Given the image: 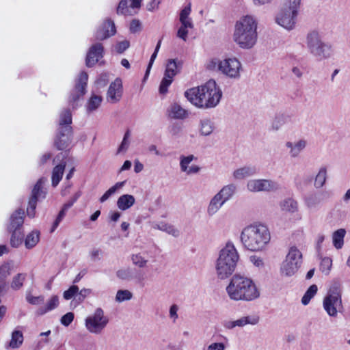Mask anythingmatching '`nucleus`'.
<instances>
[{
    "label": "nucleus",
    "instance_id": "f257e3e1",
    "mask_svg": "<svg viewBox=\"0 0 350 350\" xmlns=\"http://www.w3.org/2000/svg\"><path fill=\"white\" fill-rule=\"evenodd\" d=\"M185 96L196 107L209 109L219 104L222 92L214 80H209L203 85L187 90Z\"/></svg>",
    "mask_w": 350,
    "mask_h": 350
},
{
    "label": "nucleus",
    "instance_id": "f03ea898",
    "mask_svg": "<svg viewBox=\"0 0 350 350\" xmlns=\"http://www.w3.org/2000/svg\"><path fill=\"white\" fill-rule=\"evenodd\" d=\"M258 21L255 16L245 15L235 23L233 40L243 49H250L258 40Z\"/></svg>",
    "mask_w": 350,
    "mask_h": 350
},
{
    "label": "nucleus",
    "instance_id": "7ed1b4c3",
    "mask_svg": "<svg viewBox=\"0 0 350 350\" xmlns=\"http://www.w3.org/2000/svg\"><path fill=\"white\" fill-rule=\"evenodd\" d=\"M230 299L234 301H253L260 296V292L253 280L247 277L236 274L226 286Z\"/></svg>",
    "mask_w": 350,
    "mask_h": 350
},
{
    "label": "nucleus",
    "instance_id": "20e7f679",
    "mask_svg": "<svg viewBox=\"0 0 350 350\" xmlns=\"http://www.w3.org/2000/svg\"><path fill=\"white\" fill-rule=\"evenodd\" d=\"M270 239L269 228L262 224L249 225L241 233V241L244 247L252 252L264 250Z\"/></svg>",
    "mask_w": 350,
    "mask_h": 350
},
{
    "label": "nucleus",
    "instance_id": "39448f33",
    "mask_svg": "<svg viewBox=\"0 0 350 350\" xmlns=\"http://www.w3.org/2000/svg\"><path fill=\"white\" fill-rule=\"evenodd\" d=\"M239 259L238 252L232 242L226 243L219 251L216 260L215 270L218 278L224 280L235 271Z\"/></svg>",
    "mask_w": 350,
    "mask_h": 350
},
{
    "label": "nucleus",
    "instance_id": "423d86ee",
    "mask_svg": "<svg viewBox=\"0 0 350 350\" xmlns=\"http://www.w3.org/2000/svg\"><path fill=\"white\" fill-rule=\"evenodd\" d=\"M306 45L308 53L319 61L329 59L332 54V45L325 42L317 30H311L306 36Z\"/></svg>",
    "mask_w": 350,
    "mask_h": 350
},
{
    "label": "nucleus",
    "instance_id": "0eeeda50",
    "mask_svg": "<svg viewBox=\"0 0 350 350\" xmlns=\"http://www.w3.org/2000/svg\"><path fill=\"white\" fill-rule=\"evenodd\" d=\"M72 114L70 109H64L59 115L58 133L55 139V146L58 150L66 149L71 142L72 129Z\"/></svg>",
    "mask_w": 350,
    "mask_h": 350
},
{
    "label": "nucleus",
    "instance_id": "6e6552de",
    "mask_svg": "<svg viewBox=\"0 0 350 350\" xmlns=\"http://www.w3.org/2000/svg\"><path fill=\"white\" fill-rule=\"evenodd\" d=\"M323 308L328 315L336 317L338 312L342 309L340 284L335 282L331 286L327 296L323 299Z\"/></svg>",
    "mask_w": 350,
    "mask_h": 350
},
{
    "label": "nucleus",
    "instance_id": "1a4fd4ad",
    "mask_svg": "<svg viewBox=\"0 0 350 350\" xmlns=\"http://www.w3.org/2000/svg\"><path fill=\"white\" fill-rule=\"evenodd\" d=\"M237 192V186L230 183L224 186L210 200L207 207V214L209 216L214 215L230 200Z\"/></svg>",
    "mask_w": 350,
    "mask_h": 350
},
{
    "label": "nucleus",
    "instance_id": "9d476101",
    "mask_svg": "<svg viewBox=\"0 0 350 350\" xmlns=\"http://www.w3.org/2000/svg\"><path fill=\"white\" fill-rule=\"evenodd\" d=\"M301 252L296 247H291L282 262L280 272L282 276L291 277L298 271L301 264Z\"/></svg>",
    "mask_w": 350,
    "mask_h": 350
},
{
    "label": "nucleus",
    "instance_id": "9b49d317",
    "mask_svg": "<svg viewBox=\"0 0 350 350\" xmlns=\"http://www.w3.org/2000/svg\"><path fill=\"white\" fill-rule=\"evenodd\" d=\"M109 319L105 314L103 310L98 308L92 314L85 319V326L89 332L98 335L103 333L109 323Z\"/></svg>",
    "mask_w": 350,
    "mask_h": 350
},
{
    "label": "nucleus",
    "instance_id": "f8f14e48",
    "mask_svg": "<svg viewBox=\"0 0 350 350\" xmlns=\"http://www.w3.org/2000/svg\"><path fill=\"white\" fill-rule=\"evenodd\" d=\"M216 66L219 71L230 78L239 79L240 77L241 64L237 58H227L222 61L213 59L210 66L215 68Z\"/></svg>",
    "mask_w": 350,
    "mask_h": 350
},
{
    "label": "nucleus",
    "instance_id": "ddd939ff",
    "mask_svg": "<svg viewBox=\"0 0 350 350\" xmlns=\"http://www.w3.org/2000/svg\"><path fill=\"white\" fill-rule=\"evenodd\" d=\"M299 10L283 5L275 17L276 23L287 30L295 28Z\"/></svg>",
    "mask_w": 350,
    "mask_h": 350
},
{
    "label": "nucleus",
    "instance_id": "4468645a",
    "mask_svg": "<svg viewBox=\"0 0 350 350\" xmlns=\"http://www.w3.org/2000/svg\"><path fill=\"white\" fill-rule=\"evenodd\" d=\"M44 181V178L39 179L32 190L31 197L27 208V214L29 217L32 218L35 215L37 202L46 197V192L43 188Z\"/></svg>",
    "mask_w": 350,
    "mask_h": 350
},
{
    "label": "nucleus",
    "instance_id": "2eb2a0df",
    "mask_svg": "<svg viewBox=\"0 0 350 350\" xmlns=\"http://www.w3.org/2000/svg\"><path fill=\"white\" fill-rule=\"evenodd\" d=\"M247 189L251 192L272 191L279 189L275 181L268 179H253L247 183Z\"/></svg>",
    "mask_w": 350,
    "mask_h": 350
},
{
    "label": "nucleus",
    "instance_id": "dca6fc26",
    "mask_svg": "<svg viewBox=\"0 0 350 350\" xmlns=\"http://www.w3.org/2000/svg\"><path fill=\"white\" fill-rule=\"evenodd\" d=\"M88 80V75L87 72L84 71L81 72L75 82V88L69 98V101L72 103V107H75V103L85 94Z\"/></svg>",
    "mask_w": 350,
    "mask_h": 350
},
{
    "label": "nucleus",
    "instance_id": "f3484780",
    "mask_svg": "<svg viewBox=\"0 0 350 350\" xmlns=\"http://www.w3.org/2000/svg\"><path fill=\"white\" fill-rule=\"evenodd\" d=\"M122 83L120 78H116L112 82L107 92V100L110 103H116L122 98Z\"/></svg>",
    "mask_w": 350,
    "mask_h": 350
},
{
    "label": "nucleus",
    "instance_id": "a211bd4d",
    "mask_svg": "<svg viewBox=\"0 0 350 350\" xmlns=\"http://www.w3.org/2000/svg\"><path fill=\"white\" fill-rule=\"evenodd\" d=\"M326 196L324 191H313L308 193L304 198V204L307 208L311 211H317Z\"/></svg>",
    "mask_w": 350,
    "mask_h": 350
},
{
    "label": "nucleus",
    "instance_id": "6ab92c4d",
    "mask_svg": "<svg viewBox=\"0 0 350 350\" xmlns=\"http://www.w3.org/2000/svg\"><path fill=\"white\" fill-rule=\"evenodd\" d=\"M116 33L114 22L111 19H107L96 31L95 37L98 40H103L113 36Z\"/></svg>",
    "mask_w": 350,
    "mask_h": 350
},
{
    "label": "nucleus",
    "instance_id": "aec40b11",
    "mask_svg": "<svg viewBox=\"0 0 350 350\" xmlns=\"http://www.w3.org/2000/svg\"><path fill=\"white\" fill-rule=\"evenodd\" d=\"M103 46L101 43L97 42L93 44L89 49L85 63L87 66L92 67L95 65L103 56Z\"/></svg>",
    "mask_w": 350,
    "mask_h": 350
},
{
    "label": "nucleus",
    "instance_id": "412c9836",
    "mask_svg": "<svg viewBox=\"0 0 350 350\" xmlns=\"http://www.w3.org/2000/svg\"><path fill=\"white\" fill-rule=\"evenodd\" d=\"M24 222V211L16 210L10 217V223L8 227L9 231L22 230Z\"/></svg>",
    "mask_w": 350,
    "mask_h": 350
},
{
    "label": "nucleus",
    "instance_id": "4be33fe9",
    "mask_svg": "<svg viewBox=\"0 0 350 350\" xmlns=\"http://www.w3.org/2000/svg\"><path fill=\"white\" fill-rule=\"evenodd\" d=\"M306 145L307 142L305 139H299L295 143L287 142L285 144L286 147L290 149L289 155L292 158L297 157L305 149Z\"/></svg>",
    "mask_w": 350,
    "mask_h": 350
},
{
    "label": "nucleus",
    "instance_id": "5701e85b",
    "mask_svg": "<svg viewBox=\"0 0 350 350\" xmlns=\"http://www.w3.org/2000/svg\"><path fill=\"white\" fill-rule=\"evenodd\" d=\"M183 62L176 59H170L167 60L165 70V75L167 77L174 78L182 68Z\"/></svg>",
    "mask_w": 350,
    "mask_h": 350
},
{
    "label": "nucleus",
    "instance_id": "b1692460",
    "mask_svg": "<svg viewBox=\"0 0 350 350\" xmlns=\"http://www.w3.org/2000/svg\"><path fill=\"white\" fill-rule=\"evenodd\" d=\"M256 174V168L254 166L247 165L237 169L233 172V178L236 180H242L245 178L254 176Z\"/></svg>",
    "mask_w": 350,
    "mask_h": 350
},
{
    "label": "nucleus",
    "instance_id": "393cba45",
    "mask_svg": "<svg viewBox=\"0 0 350 350\" xmlns=\"http://www.w3.org/2000/svg\"><path fill=\"white\" fill-rule=\"evenodd\" d=\"M170 116L174 119H185L188 117V111L183 108L179 104L174 103L169 109Z\"/></svg>",
    "mask_w": 350,
    "mask_h": 350
},
{
    "label": "nucleus",
    "instance_id": "a878e982",
    "mask_svg": "<svg viewBox=\"0 0 350 350\" xmlns=\"http://www.w3.org/2000/svg\"><path fill=\"white\" fill-rule=\"evenodd\" d=\"M135 202L133 196L130 194H124L119 197L117 200V206L119 209L126 211L130 208Z\"/></svg>",
    "mask_w": 350,
    "mask_h": 350
},
{
    "label": "nucleus",
    "instance_id": "bb28decb",
    "mask_svg": "<svg viewBox=\"0 0 350 350\" xmlns=\"http://www.w3.org/2000/svg\"><path fill=\"white\" fill-rule=\"evenodd\" d=\"M116 275L119 279L122 280L131 281L136 279L138 282H142L144 278L141 276H133V270L130 267L120 269L117 271Z\"/></svg>",
    "mask_w": 350,
    "mask_h": 350
},
{
    "label": "nucleus",
    "instance_id": "cd10ccee",
    "mask_svg": "<svg viewBox=\"0 0 350 350\" xmlns=\"http://www.w3.org/2000/svg\"><path fill=\"white\" fill-rule=\"evenodd\" d=\"M327 178V171L325 166H321L314 178V186L316 189H320L324 186Z\"/></svg>",
    "mask_w": 350,
    "mask_h": 350
},
{
    "label": "nucleus",
    "instance_id": "c85d7f7f",
    "mask_svg": "<svg viewBox=\"0 0 350 350\" xmlns=\"http://www.w3.org/2000/svg\"><path fill=\"white\" fill-rule=\"evenodd\" d=\"M215 129V124L210 119H203L200 122V133L203 136L210 135Z\"/></svg>",
    "mask_w": 350,
    "mask_h": 350
},
{
    "label": "nucleus",
    "instance_id": "c756f323",
    "mask_svg": "<svg viewBox=\"0 0 350 350\" xmlns=\"http://www.w3.org/2000/svg\"><path fill=\"white\" fill-rule=\"evenodd\" d=\"M65 166L66 163L62 162L53 168L52 172V185L53 187H56L62 180Z\"/></svg>",
    "mask_w": 350,
    "mask_h": 350
},
{
    "label": "nucleus",
    "instance_id": "7c9ffc66",
    "mask_svg": "<svg viewBox=\"0 0 350 350\" xmlns=\"http://www.w3.org/2000/svg\"><path fill=\"white\" fill-rule=\"evenodd\" d=\"M146 252H138L131 255V260L133 265L139 268L147 267L148 260L144 256Z\"/></svg>",
    "mask_w": 350,
    "mask_h": 350
},
{
    "label": "nucleus",
    "instance_id": "2f4dec72",
    "mask_svg": "<svg viewBox=\"0 0 350 350\" xmlns=\"http://www.w3.org/2000/svg\"><path fill=\"white\" fill-rule=\"evenodd\" d=\"M346 234V230L344 228H340L332 234L333 245L336 249H341L344 244V238Z\"/></svg>",
    "mask_w": 350,
    "mask_h": 350
},
{
    "label": "nucleus",
    "instance_id": "473e14b6",
    "mask_svg": "<svg viewBox=\"0 0 350 350\" xmlns=\"http://www.w3.org/2000/svg\"><path fill=\"white\" fill-rule=\"evenodd\" d=\"M258 321L259 317L257 315H249L235 320V324L236 327H243L246 325H256Z\"/></svg>",
    "mask_w": 350,
    "mask_h": 350
},
{
    "label": "nucleus",
    "instance_id": "72a5a7b5",
    "mask_svg": "<svg viewBox=\"0 0 350 350\" xmlns=\"http://www.w3.org/2000/svg\"><path fill=\"white\" fill-rule=\"evenodd\" d=\"M10 274V265L9 262L4 263L0 267V294L5 287V280Z\"/></svg>",
    "mask_w": 350,
    "mask_h": 350
},
{
    "label": "nucleus",
    "instance_id": "f704fd0d",
    "mask_svg": "<svg viewBox=\"0 0 350 350\" xmlns=\"http://www.w3.org/2000/svg\"><path fill=\"white\" fill-rule=\"evenodd\" d=\"M40 240V232L33 230L29 233L25 240V245L27 249H31L35 247Z\"/></svg>",
    "mask_w": 350,
    "mask_h": 350
},
{
    "label": "nucleus",
    "instance_id": "c9c22d12",
    "mask_svg": "<svg viewBox=\"0 0 350 350\" xmlns=\"http://www.w3.org/2000/svg\"><path fill=\"white\" fill-rule=\"evenodd\" d=\"M153 228L161 231L166 232L167 233L172 234L175 237L179 235V231L177 229H176L173 226L163 221L155 224L153 226Z\"/></svg>",
    "mask_w": 350,
    "mask_h": 350
},
{
    "label": "nucleus",
    "instance_id": "e433bc0d",
    "mask_svg": "<svg viewBox=\"0 0 350 350\" xmlns=\"http://www.w3.org/2000/svg\"><path fill=\"white\" fill-rule=\"evenodd\" d=\"M103 98L100 96L92 94L88 101L86 108L88 112L96 110L101 104Z\"/></svg>",
    "mask_w": 350,
    "mask_h": 350
},
{
    "label": "nucleus",
    "instance_id": "4c0bfd02",
    "mask_svg": "<svg viewBox=\"0 0 350 350\" xmlns=\"http://www.w3.org/2000/svg\"><path fill=\"white\" fill-rule=\"evenodd\" d=\"M23 342V333L19 330H14L12 333V338L9 346L11 348H18Z\"/></svg>",
    "mask_w": 350,
    "mask_h": 350
},
{
    "label": "nucleus",
    "instance_id": "58836bf2",
    "mask_svg": "<svg viewBox=\"0 0 350 350\" xmlns=\"http://www.w3.org/2000/svg\"><path fill=\"white\" fill-rule=\"evenodd\" d=\"M281 206L284 211L295 213L297 211L298 204L297 201L295 200L292 198H287L282 202Z\"/></svg>",
    "mask_w": 350,
    "mask_h": 350
},
{
    "label": "nucleus",
    "instance_id": "ea45409f",
    "mask_svg": "<svg viewBox=\"0 0 350 350\" xmlns=\"http://www.w3.org/2000/svg\"><path fill=\"white\" fill-rule=\"evenodd\" d=\"M59 304V298L57 296H53L47 302L45 308H41L39 309V314H44L46 312L55 309Z\"/></svg>",
    "mask_w": 350,
    "mask_h": 350
},
{
    "label": "nucleus",
    "instance_id": "a19ab883",
    "mask_svg": "<svg viewBox=\"0 0 350 350\" xmlns=\"http://www.w3.org/2000/svg\"><path fill=\"white\" fill-rule=\"evenodd\" d=\"M10 244L14 247H18L23 241L24 234L22 230L11 231Z\"/></svg>",
    "mask_w": 350,
    "mask_h": 350
},
{
    "label": "nucleus",
    "instance_id": "79ce46f5",
    "mask_svg": "<svg viewBox=\"0 0 350 350\" xmlns=\"http://www.w3.org/2000/svg\"><path fill=\"white\" fill-rule=\"evenodd\" d=\"M317 291L318 288L316 284L311 285L301 298L302 304L304 306L308 305L311 299L316 295Z\"/></svg>",
    "mask_w": 350,
    "mask_h": 350
},
{
    "label": "nucleus",
    "instance_id": "37998d69",
    "mask_svg": "<svg viewBox=\"0 0 350 350\" xmlns=\"http://www.w3.org/2000/svg\"><path fill=\"white\" fill-rule=\"evenodd\" d=\"M287 119L288 117L284 114L276 116L271 123V130L276 131L280 129L286 124Z\"/></svg>",
    "mask_w": 350,
    "mask_h": 350
},
{
    "label": "nucleus",
    "instance_id": "c03bdc74",
    "mask_svg": "<svg viewBox=\"0 0 350 350\" xmlns=\"http://www.w3.org/2000/svg\"><path fill=\"white\" fill-rule=\"evenodd\" d=\"M26 276L25 273H18L15 275L12 279L11 288L15 291L20 289L23 285Z\"/></svg>",
    "mask_w": 350,
    "mask_h": 350
},
{
    "label": "nucleus",
    "instance_id": "a18cd8bd",
    "mask_svg": "<svg viewBox=\"0 0 350 350\" xmlns=\"http://www.w3.org/2000/svg\"><path fill=\"white\" fill-rule=\"evenodd\" d=\"M196 158L193 154L188 156H180V167L182 172H187V169L189 167V165Z\"/></svg>",
    "mask_w": 350,
    "mask_h": 350
},
{
    "label": "nucleus",
    "instance_id": "49530a36",
    "mask_svg": "<svg viewBox=\"0 0 350 350\" xmlns=\"http://www.w3.org/2000/svg\"><path fill=\"white\" fill-rule=\"evenodd\" d=\"M133 297V293L129 290H119L116 295V301L118 302H123L129 301Z\"/></svg>",
    "mask_w": 350,
    "mask_h": 350
},
{
    "label": "nucleus",
    "instance_id": "de8ad7c7",
    "mask_svg": "<svg viewBox=\"0 0 350 350\" xmlns=\"http://www.w3.org/2000/svg\"><path fill=\"white\" fill-rule=\"evenodd\" d=\"M172 81L173 78L170 77H167V75H164L159 85V93L161 94H166L167 92L168 87L172 84Z\"/></svg>",
    "mask_w": 350,
    "mask_h": 350
},
{
    "label": "nucleus",
    "instance_id": "09e8293b",
    "mask_svg": "<svg viewBox=\"0 0 350 350\" xmlns=\"http://www.w3.org/2000/svg\"><path fill=\"white\" fill-rule=\"evenodd\" d=\"M127 0H122L117 8L116 12L118 14L132 15L130 8L128 7Z\"/></svg>",
    "mask_w": 350,
    "mask_h": 350
},
{
    "label": "nucleus",
    "instance_id": "8fccbe9b",
    "mask_svg": "<svg viewBox=\"0 0 350 350\" xmlns=\"http://www.w3.org/2000/svg\"><path fill=\"white\" fill-rule=\"evenodd\" d=\"M332 260L330 258L325 257L322 259L320 264V269L325 274H328L331 270Z\"/></svg>",
    "mask_w": 350,
    "mask_h": 350
},
{
    "label": "nucleus",
    "instance_id": "3c124183",
    "mask_svg": "<svg viewBox=\"0 0 350 350\" xmlns=\"http://www.w3.org/2000/svg\"><path fill=\"white\" fill-rule=\"evenodd\" d=\"M78 291L79 287L76 285H72L68 290L64 292L63 297L65 299L69 300L75 296L77 297Z\"/></svg>",
    "mask_w": 350,
    "mask_h": 350
},
{
    "label": "nucleus",
    "instance_id": "603ef678",
    "mask_svg": "<svg viewBox=\"0 0 350 350\" xmlns=\"http://www.w3.org/2000/svg\"><path fill=\"white\" fill-rule=\"evenodd\" d=\"M109 81V75L107 73L100 74L96 81V85L98 88H103L105 87Z\"/></svg>",
    "mask_w": 350,
    "mask_h": 350
},
{
    "label": "nucleus",
    "instance_id": "864d4df0",
    "mask_svg": "<svg viewBox=\"0 0 350 350\" xmlns=\"http://www.w3.org/2000/svg\"><path fill=\"white\" fill-rule=\"evenodd\" d=\"M250 262L258 269H262L265 266L263 259L260 256L253 255L250 256Z\"/></svg>",
    "mask_w": 350,
    "mask_h": 350
},
{
    "label": "nucleus",
    "instance_id": "5fc2aeb1",
    "mask_svg": "<svg viewBox=\"0 0 350 350\" xmlns=\"http://www.w3.org/2000/svg\"><path fill=\"white\" fill-rule=\"evenodd\" d=\"M131 132L129 130L126 131L124 133L123 139L122 141L121 144L120 145L118 152H120L124 150H126L129 146V138L130 137Z\"/></svg>",
    "mask_w": 350,
    "mask_h": 350
},
{
    "label": "nucleus",
    "instance_id": "6e6d98bb",
    "mask_svg": "<svg viewBox=\"0 0 350 350\" xmlns=\"http://www.w3.org/2000/svg\"><path fill=\"white\" fill-rule=\"evenodd\" d=\"M129 46L130 43L128 40H123L117 43L116 50L118 53H122L129 47Z\"/></svg>",
    "mask_w": 350,
    "mask_h": 350
},
{
    "label": "nucleus",
    "instance_id": "4d7b16f0",
    "mask_svg": "<svg viewBox=\"0 0 350 350\" xmlns=\"http://www.w3.org/2000/svg\"><path fill=\"white\" fill-rule=\"evenodd\" d=\"M81 192L80 191H77L66 203L64 204L63 206L65 207V209L68 210L77 201V200L81 197Z\"/></svg>",
    "mask_w": 350,
    "mask_h": 350
},
{
    "label": "nucleus",
    "instance_id": "13d9d810",
    "mask_svg": "<svg viewBox=\"0 0 350 350\" xmlns=\"http://www.w3.org/2000/svg\"><path fill=\"white\" fill-rule=\"evenodd\" d=\"M74 319V314L71 312H67L62 316L61 319V323L64 326H68Z\"/></svg>",
    "mask_w": 350,
    "mask_h": 350
},
{
    "label": "nucleus",
    "instance_id": "bf43d9fd",
    "mask_svg": "<svg viewBox=\"0 0 350 350\" xmlns=\"http://www.w3.org/2000/svg\"><path fill=\"white\" fill-rule=\"evenodd\" d=\"M191 3H189L187 6H185L180 13V21H183L184 19L189 18V16L191 13Z\"/></svg>",
    "mask_w": 350,
    "mask_h": 350
},
{
    "label": "nucleus",
    "instance_id": "052dcab7",
    "mask_svg": "<svg viewBox=\"0 0 350 350\" xmlns=\"http://www.w3.org/2000/svg\"><path fill=\"white\" fill-rule=\"evenodd\" d=\"M183 127L180 124L175 123L173 124L170 129V132L173 136H178L182 132Z\"/></svg>",
    "mask_w": 350,
    "mask_h": 350
},
{
    "label": "nucleus",
    "instance_id": "680f3d73",
    "mask_svg": "<svg viewBox=\"0 0 350 350\" xmlns=\"http://www.w3.org/2000/svg\"><path fill=\"white\" fill-rule=\"evenodd\" d=\"M92 293V290L90 288H83L80 291H78L77 295V299L79 301H83L84 299L88 297Z\"/></svg>",
    "mask_w": 350,
    "mask_h": 350
},
{
    "label": "nucleus",
    "instance_id": "e2e57ef3",
    "mask_svg": "<svg viewBox=\"0 0 350 350\" xmlns=\"http://www.w3.org/2000/svg\"><path fill=\"white\" fill-rule=\"evenodd\" d=\"M178 306L176 304H173L170 308L169 314L170 318L173 320L174 322L178 318Z\"/></svg>",
    "mask_w": 350,
    "mask_h": 350
},
{
    "label": "nucleus",
    "instance_id": "0e129e2a",
    "mask_svg": "<svg viewBox=\"0 0 350 350\" xmlns=\"http://www.w3.org/2000/svg\"><path fill=\"white\" fill-rule=\"evenodd\" d=\"M27 300L31 304L38 305L44 301V297L42 296L34 297L29 295L27 297Z\"/></svg>",
    "mask_w": 350,
    "mask_h": 350
},
{
    "label": "nucleus",
    "instance_id": "69168bd1",
    "mask_svg": "<svg viewBox=\"0 0 350 350\" xmlns=\"http://www.w3.org/2000/svg\"><path fill=\"white\" fill-rule=\"evenodd\" d=\"M141 29V23L139 20L133 19L130 24V31L132 33H136Z\"/></svg>",
    "mask_w": 350,
    "mask_h": 350
},
{
    "label": "nucleus",
    "instance_id": "338daca9",
    "mask_svg": "<svg viewBox=\"0 0 350 350\" xmlns=\"http://www.w3.org/2000/svg\"><path fill=\"white\" fill-rule=\"evenodd\" d=\"M226 346L223 342H213L207 347V350H225Z\"/></svg>",
    "mask_w": 350,
    "mask_h": 350
},
{
    "label": "nucleus",
    "instance_id": "774afa93",
    "mask_svg": "<svg viewBox=\"0 0 350 350\" xmlns=\"http://www.w3.org/2000/svg\"><path fill=\"white\" fill-rule=\"evenodd\" d=\"M186 27L180 26L177 32V36L184 41H186L187 38L188 31Z\"/></svg>",
    "mask_w": 350,
    "mask_h": 350
}]
</instances>
